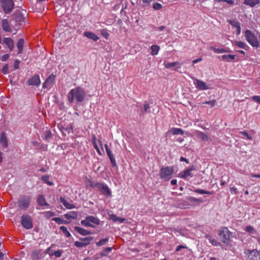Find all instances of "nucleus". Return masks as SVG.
Returning <instances> with one entry per match:
<instances>
[{"instance_id":"1","label":"nucleus","mask_w":260,"mask_h":260,"mask_svg":"<svg viewBox=\"0 0 260 260\" xmlns=\"http://www.w3.org/2000/svg\"><path fill=\"white\" fill-rule=\"evenodd\" d=\"M86 93L83 88L77 87L72 89L68 94V101L70 103H73L74 100L77 102H82L85 96Z\"/></svg>"},{"instance_id":"2","label":"nucleus","mask_w":260,"mask_h":260,"mask_svg":"<svg viewBox=\"0 0 260 260\" xmlns=\"http://www.w3.org/2000/svg\"><path fill=\"white\" fill-rule=\"evenodd\" d=\"M81 223L82 225L86 227L95 228L100 223V219L93 216H88L84 219L82 220Z\"/></svg>"},{"instance_id":"3","label":"nucleus","mask_w":260,"mask_h":260,"mask_svg":"<svg viewBox=\"0 0 260 260\" xmlns=\"http://www.w3.org/2000/svg\"><path fill=\"white\" fill-rule=\"evenodd\" d=\"M173 167H164L160 169L159 176L160 179L167 181H169L172 177L174 173Z\"/></svg>"},{"instance_id":"4","label":"nucleus","mask_w":260,"mask_h":260,"mask_svg":"<svg viewBox=\"0 0 260 260\" xmlns=\"http://www.w3.org/2000/svg\"><path fill=\"white\" fill-rule=\"evenodd\" d=\"M218 236L220 240L222 243H228L231 238V233L228 229L224 227L219 231Z\"/></svg>"},{"instance_id":"5","label":"nucleus","mask_w":260,"mask_h":260,"mask_svg":"<svg viewBox=\"0 0 260 260\" xmlns=\"http://www.w3.org/2000/svg\"><path fill=\"white\" fill-rule=\"evenodd\" d=\"M247 260H260V251L256 249L245 250Z\"/></svg>"},{"instance_id":"6","label":"nucleus","mask_w":260,"mask_h":260,"mask_svg":"<svg viewBox=\"0 0 260 260\" xmlns=\"http://www.w3.org/2000/svg\"><path fill=\"white\" fill-rule=\"evenodd\" d=\"M245 36L246 40L253 47H258L259 46V43L257 39L250 31L247 30L245 31Z\"/></svg>"},{"instance_id":"7","label":"nucleus","mask_w":260,"mask_h":260,"mask_svg":"<svg viewBox=\"0 0 260 260\" xmlns=\"http://www.w3.org/2000/svg\"><path fill=\"white\" fill-rule=\"evenodd\" d=\"M2 6L5 13L8 14L13 8L14 4L13 0H2Z\"/></svg>"},{"instance_id":"8","label":"nucleus","mask_w":260,"mask_h":260,"mask_svg":"<svg viewBox=\"0 0 260 260\" xmlns=\"http://www.w3.org/2000/svg\"><path fill=\"white\" fill-rule=\"evenodd\" d=\"M97 188L103 194L106 196L111 197L112 196L110 189L109 188L108 185L105 183L99 182L98 184Z\"/></svg>"},{"instance_id":"9","label":"nucleus","mask_w":260,"mask_h":260,"mask_svg":"<svg viewBox=\"0 0 260 260\" xmlns=\"http://www.w3.org/2000/svg\"><path fill=\"white\" fill-rule=\"evenodd\" d=\"M21 221L22 226L26 229H30L32 227L31 219L28 215H23Z\"/></svg>"},{"instance_id":"10","label":"nucleus","mask_w":260,"mask_h":260,"mask_svg":"<svg viewBox=\"0 0 260 260\" xmlns=\"http://www.w3.org/2000/svg\"><path fill=\"white\" fill-rule=\"evenodd\" d=\"M29 203V197H23L18 202L19 208L21 209H26L28 207Z\"/></svg>"},{"instance_id":"11","label":"nucleus","mask_w":260,"mask_h":260,"mask_svg":"<svg viewBox=\"0 0 260 260\" xmlns=\"http://www.w3.org/2000/svg\"><path fill=\"white\" fill-rule=\"evenodd\" d=\"M29 85L38 86L41 83L40 76L38 75H35L27 81Z\"/></svg>"},{"instance_id":"12","label":"nucleus","mask_w":260,"mask_h":260,"mask_svg":"<svg viewBox=\"0 0 260 260\" xmlns=\"http://www.w3.org/2000/svg\"><path fill=\"white\" fill-rule=\"evenodd\" d=\"M194 170V167H191L188 168V169L184 170L183 171L181 172L179 174V176L180 177L184 179H187L188 178L191 177L192 176L191 171Z\"/></svg>"},{"instance_id":"13","label":"nucleus","mask_w":260,"mask_h":260,"mask_svg":"<svg viewBox=\"0 0 260 260\" xmlns=\"http://www.w3.org/2000/svg\"><path fill=\"white\" fill-rule=\"evenodd\" d=\"M193 83L196 87L200 90H203L208 89V87L206 83L203 81L198 80L197 79H194Z\"/></svg>"},{"instance_id":"14","label":"nucleus","mask_w":260,"mask_h":260,"mask_svg":"<svg viewBox=\"0 0 260 260\" xmlns=\"http://www.w3.org/2000/svg\"><path fill=\"white\" fill-rule=\"evenodd\" d=\"M37 202L39 206L42 207L43 209L49 208V205L47 203L45 197L43 195L39 196L37 199Z\"/></svg>"},{"instance_id":"15","label":"nucleus","mask_w":260,"mask_h":260,"mask_svg":"<svg viewBox=\"0 0 260 260\" xmlns=\"http://www.w3.org/2000/svg\"><path fill=\"white\" fill-rule=\"evenodd\" d=\"M60 201L63 206L68 209H72L76 207L75 205L72 203V201H68L64 198L61 197L60 198Z\"/></svg>"},{"instance_id":"16","label":"nucleus","mask_w":260,"mask_h":260,"mask_svg":"<svg viewBox=\"0 0 260 260\" xmlns=\"http://www.w3.org/2000/svg\"><path fill=\"white\" fill-rule=\"evenodd\" d=\"M55 78V76L53 74L50 75L44 82L43 87L44 88H48L50 85L52 84Z\"/></svg>"},{"instance_id":"17","label":"nucleus","mask_w":260,"mask_h":260,"mask_svg":"<svg viewBox=\"0 0 260 260\" xmlns=\"http://www.w3.org/2000/svg\"><path fill=\"white\" fill-rule=\"evenodd\" d=\"M0 144L3 148H7L8 146V140L5 132H2L1 134Z\"/></svg>"},{"instance_id":"18","label":"nucleus","mask_w":260,"mask_h":260,"mask_svg":"<svg viewBox=\"0 0 260 260\" xmlns=\"http://www.w3.org/2000/svg\"><path fill=\"white\" fill-rule=\"evenodd\" d=\"M229 23L236 29V31L237 35H239L241 32L240 25L239 22L235 20H229Z\"/></svg>"},{"instance_id":"19","label":"nucleus","mask_w":260,"mask_h":260,"mask_svg":"<svg viewBox=\"0 0 260 260\" xmlns=\"http://www.w3.org/2000/svg\"><path fill=\"white\" fill-rule=\"evenodd\" d=\"M194 135L199 139L201 140L204 141H207L209 140V137L204 133L196 131L194 132Z\"/></svg>"},{"instance_id":"20","label":"nucleus","mask_w":260,"mask_h":260,"mask_svg":"<svg viewBox=\"0 0 260 260\" xmlns=\"http://www.w3.org/2000/svg\"><path fill=\"white\" fill-rule=\"evenodd\" d=\"M3 43L5 44L9 48L10 51H12L14 48V42L12 39L10 38H5L3 40Z\"/></svg>"},{"instance_id":"21","label":"nucleus","mask_w":260,"mask_h":260,"mask_svg":"<svg viewBox=\"0 0 260 260\" xmlns=\"http://www.w3.org/2000/svg\"><path fill=\"white\" fill-rule=\"evenodd\" d=\"M75 231L82 236H87L91 234V232L79 226L75 227Z\"/></svg>"},{"instance_id":"22","label":"nucleus","mask_w":260,"mask_h":260,"mask_svg":"<svg viewBox=\"0 0 260 260\" xmlns=\"http://www.w3.org/2000/svg\"><path fill=\"white\" fill-rule=\"evenodd\" d=\"M85 37L92 40L93 41H96L99 39V37L95 34L90 31H86L84 33Z\"/></svg>"},{"instance_id":"23","label":"nucleus","mask_w":260,"mask_h":260,"mask_svg":"<svg viewBox=\"0 0 260 260\" xmlns=\"http://www.w3.org/2000/svg\"><path fill=\"white\" fill-rule=\"evenodd\" d=\"M205 238L208 239L209 242L213 245L215 246H220L221 243L218 242L216 239L213 238L211 236L207 235H206Z\"/></svg>"},{"instance_id":"24","label":"nucleus","mask_w":260,"mask_h":260,"mask_svg":"<svg viewBox=\"0 0 260 260\" xmlns=\"http://www.w3.org/2000/svg\"><path fill=\"white\" fill-rule=\"evenodd\" d=\"M245 230L253 237H255L257 236V231L251 226H247L245 228Z\"/></svg>"},{"instance_id":"25","label":"nucleus","mask_w":260,"mask_h":260,"mask_svg":"<svg viewBox=\"0 0 260 260\" xmlns=\"http://www.w3.org/2000/svg\"><path fill=\"white\" fill-rule=\"evenodd\" d=\"M2 27L3 29L7 32H11L12 31V29L11 28V26L6 19H4L2 21Z\"/></svg>"},{"instance_id":"26","label":"nucleus","mask_w":260,"mask_h":260,"mask_svg":"<svg viewBox=\"0 0 260 260\" xmlns=\"http://www.w3.org/2000/svg\"><path fill=\"white\" fill-rule=\"evenodd\" d=\"M165 66L167 69L176 67L177 68H180L181 67L180 63L178 62H165Z\"/></svg>"},{"instance_id":"27","label":"nucleus","mask_w":260,"mask_h":260,"mask_svg":"<svg viewBox=\"0 0 260 260\" xmlns=\"http://www.w3.org/2000/svg\"><path fill=\"white\" fill-rule=\"evenodd\" d=\"M64 217L68 219H76L78 217V213L76 211L70 212L64 214Z\"/></svg>"},{"instance_id":"28","label":"nucleus","mask_w":260,"mask_h":260,"mask_svg":"<svg viewBox=\"0 0 260 260\" xmlns=\"http://www.w3.org/2000/svg\"><path fill=\"white\" fill-rule=\"evenodd\" d=\"M210 50L213 51L216 53H223L225 52H229V51L226 49L224 48H216L214 47L211 46L209 48Z\"/></svg>"},{"instance_id":"29","label":"nucleus","mask_w":260,"mask_h":260,"mask_svg":"<svg viewBox=\"0 0 260 260\" xmlns=\"http://www.w3.org/2000/svg\"><path fill=\"white\" fill-rule=\"evenodd\" d=\"M260 3V0H245V5L251 7H254Z\"/></svg>"},{"instance_id":"30","label":"nucleus","mask_w":260,"mask_h":260,"mask_svg":"<svg viewBox=\"0 0 260 260\" xmlns=\"http://www.w3.org/2000/svg\"><path fill=\"white\" fill-rule=\"evenodd\" d=\"M235 58H236V55H231V54L223 55L221 56V58L223 61H228V62L231 61V60L235 59Z\"/></svg>"},{"instance_id":"31","label":"nucleus","mask_w":260,"mask_h":260,"mask_svg":"<svg viewBox=\"0 0 260 260\" xmlns=\"http://www.w3.org/2000/svg\"><path fill=\"white\" fill-rule=\"evenodd\" d=\"M24 44V40L23 39H20L18 40L17 43V47L18 49V54L21 53L23 50Z\"/></svg>"},{"instance_id":"32","label":"nucleus","mask_w":260,"mask_h":260,"mask_svg":"<svg viewBox=\"0 0 260 260\" xmlns=\"http://www.w3.org/2000/svg\"><path fill=\"white\" fill-rule=\"evenodd\" d=\"M171 132L174 135H183L184 134L183 131L182 129L179 128L173 127L171 129Z\"/></svg>"},{"instance_id":"33","label":"nucleus","mask_w":260,"mask_h":260,"mask_svg":"<svg viewBox=\"0 0 260 260\" xmlns=\"http://www.w3.org/2000/svg\"><path fill=\"white\" fill-rule=\"evenodd\" d=\"M159 47L157 45H154L151 47V54L152 55H156L158 54L159 50Z\"/></svg>"},{"instance_id":"34","label":"nucleus","mask_w":260,"mask_h":260,"mask_svg":"<svg viewBox=\"0 0 260 260\" xmlns=\"http://www.w3.org/2000/svg\"><path fill=\"white\" fill-rule=\"evenodd\" d=\"M41 180L50 186H52L54 184L53 182L49 181V176L48 175L42 176L41 177Z\"/></svg>"},{"instance_id":"35","label":"nucleus","mask_w":260,"mask_h":260,"mask_svg":"<svg viewBox=\"0 0 260 260\" xmlns=\"http://www.w3.org/2000/svg\"><path fill=\"white\" fill-rule=\"evenodd\" d=\"M60 230L62 231L63 235L67 237H70L71 235L70 233L68 231L67 228L64 226H61Z\"/></svg>"},{"instance_id":"36","label":"nucleus","mask_w":260,"mask_h":260,"mask_svg":"<svg viewBox=\"0 0 260 260\" xmlns=\"http://www.w3.org/2000/svg\"><path fill=\"white\" fill-rule=\"evenodd\" d=\"M195 192H197L200 194H212L213 193V191H206L203 189H198L194 190Z\"/></svg>"},{"instance_id":"37","label":"nucleus","mask_w":260,"mask_h":260,"mask_svg":"<svg viewBox=\"0 0 260 260\" xmlns=\"http://www.w3.org/2000/svg\"><path fill=\"white\" fill-rule=\"evenodd\" d=\"M112 249V247H107L105 248L101 252V255L102 256H107L108 253L111 251Z\"/></svg>"},{"instance_id":"38","label":"nucleus","mask_w":260,"mask_h":260,"mask_svg":"<svg viewBox=\"0 0 260 260\" xmlns=\"http://www.w3.org/2000/svg\"><path fill=\"white\" fill-rule=\"evenodd\" d=\"M52 220L58 224H67L69 223L67 221L61 219L59 217H54L52 219Z\"/></svg>"},{"instance_id":"39","label":"nucleus","mask_w":260,"mask_h":260,"mask_svg":"<svg viewBox=\"0 0 260 260\" xmlns=\"http://www.w3.org/2000/svg\"><path fill=\"white\" fill-rule=\"evenodd\" d=\"M42 214L44 215V216L47 218H49L53 216H54L55 214L54 212L51 211H46L43 212Z\"/></svg>"},{"instance_id":"40","label":"nucleus","mask_w":260,"mask_h":260,"mask_svg":"<svg viewBox=\"0 0 260 260\" xmlns=\"http://www.w3.org/2000/svg\"><path fill=\"white\" fill-rule=\"evenodd\" d=\"M108 240H109V238H106L105 239H103L101 240L100 241L97 242L96 243V244L98 246H101L105 245L106 244V243L108 241Z\"/></svg>"},{"instance_id":"41","label":"nucleus","mask_w":260,"mask_h":260,"mask_svg":"<svg viewBox=\"0 0 260 260\" xmlns=\"http://www.w3.org/2000/svg\"><path fill=\"white\" fill-rule=\"evenodd\" d=\"M188 200L190 203H194V202L201 203L202 201L198 198H196L192 197L188 198Z\"/></svg>"},{"instance_id":"42","label":"nucleus","mask_w":260,"mask_h":260,"mask_svg":"<svg viewBox=\"0 0 260 260\" xmlns=\"http://www.w3.org/2000/svg\"><path fill=\"white\" fill-rule=\"evenodd\" d=\"M101 35L104 37L105 39H108L109 34L106 29H102L100 30Z\"/></svg>"},{"instance_id":"43","label":"nucleus","mask_w":260,"mask_h":260,"mask_svg":"<svg viewBox=\"0 0 260 260\" xmlns=\"http://www.w3.org/2000/svg\"><path fill=\"white\" fill-rule=\"evenodd\" d=\"M74 245L77 247L80 248L87 246L88 243H84L83 242L80 241H76L74 243Z\"/></svg>"},{"instance_id":"44","label":"nucleus","mask_w":260,"mask_h":260,"mask_svg":"<svg viewBox=\"0 0 260 260\" xmlns=\"http://www.w3.org/2000/svg\"><path fill=\"white\" fill-rule=\"evenodd\" d=\"M93 239V238L91 237H85L83 238H81L80 240L83 242L84 243H88V245L89 244L90 242Z\"/></svg>"},{"instance_id":"45","label":"nucleus","mask_w":260,"mask_h":260,"mask_svg":"<svg viewBox=\"0 0 260 260\" xmlns=\"http://www.w3.org/2000/svg\"><path fill=\"white\" fill-rule=\"evenodd\" d=\"M233 44L238 47L240 48H244V43L241 41H234L233 42Z\"/></svg>"},{"instance_id":"46","label":"nucleus","mask_w":260,"mask_h":260,"mask_svg":"<svg viewBox=\"0 0 260 260\" xmlns=\"http://www.w3.org/2000/svg\"><path fill=\"white\" fill-rule=\"evenodd\" d=\"M2 72L4 74H7L9 73L8 65L7 64H5L3 67V68L2 69Z\"/></svg>"},{"instance_id":"47","label":"nucleus","mask_w":260,"mask_h":260,"mask_svg":"<svg viewBox=\"0 0 260 260\" xmlns=\"http://www.w3.org/2000/svg\"><path fill=\"white\" fill-rule=\"evenodd\" d=\"M153 8L155 10H159L162 8V5L159 3H156L153 5Z\"/></svg>"},{"instance_id":"48","label":"nucleus","mask_w":260,"mask_h":260,"mask_svg":"<svg viewBox=\"0 0 260 260\" xmlns=\"http://www.w3.org/2000/svg\"><path fill=\"white\" fill-rule=\"evenodd\" d=\"M203 104H209L211 107H213V106H215V105L216 104V100H211V101H207V102H206L204 103Z\"/></svg>"},{"instance_id":"49","label":"nucleus","mask_w":260,"mask_h":260,"mask_svg":"<svg viewBox=\"0 0 260 260\" xmlns=\"http://www.w3.org/2000/svg\"><path fill=\"white\" fill-rule=\"evenodd\" d=\"M51 133L50 131H46L44 139L46 140H48L51 138Z\"/></svg>"},{"instance_id":"50","label":"nucleus","mask_w":260,"mask_h":260,"mask_svg":"<svg viewBox=\"0 0 260 260\" xmlns=\"http://www.w3.org/2000/svg\"><path fill=\"white\" fill-rule=\"evenodd\" d=\"M20 61L18 59H16L14 61V68L15 70L18 69L19 68Z\"/></svg>"},{"instance_id":"51","label":"nucleus","mask_w":260,"mask_h":260,"mask_svg":"<svg viewBox=\"0 0 260 260\" xmlns=\"http://www.w3.org/2000/svg\"><path fill=\"white\" fill-rule=\"evenodd\" d=\"M89 185H90V186H91L92 187H94H94H96V188L98 187V184L99 183V182H92L91 180H89Z\"/></svg>"},{"instance_id":"52","label":"nucleus","mask_w":260,"mask_h":260,"mask_svg":"<svg viewBox=\"0 0 260 260\" xmlns=\"http://www.w3.org/2000/svg\"><path fill=\"white\" fill-rule=\"evenodd\" d=\"M246 138L248 140H252L253 139V134H248L245 132V138Z\"/></svg>"},{"instance_id":"53","label":"nucleus","mask_w":260,"mask_h":260,"mask_svg":"<svg viewBox=\"0 0 260 260\" xmlns=\"http://www.w3.org/2000/svg\"><path fill=\"white\" fill-rule=\"evenodd\" d=\"M62 254V251L61 250H57V251H55L54 253V255L56 257H60L61 255Z\"/></svg>"},{"instance_id":"54","label":"nucleus","mask_w":260,"mask_h":260,"mask_svg":"<svg viewBox=\"0 0 260 260\" xmlns=\"http://www.w3.org/2000/svg\"><path fill=\"white\" fill-rule=\"evenodd\" d=\"M110 219L112 220L113 221H117L118 219H119V217H117L115 215L112 214L110 215Z\"/></svg>"},{"instance_id":"55","label":"nucleus","mask_w":260,"mask_h":260,"mask_svg":"<svg viewBox=\"0 0 260 260\" xmlns=\"http://www.w3.org/2000/svg\"><path fill=\"white\" fill-rule=\"evenodd\" d=\"M9 57V55L8 54L3 55L1 57V60L3 61H6Z\"/></svg>"},{"instance_id":"56","label":"nucleus","mask_w":260,"mask_h":260,"mask_svg":"<svg viewBox=\"0 0 260 260\" xmlns=\"http://www.w3.org/2000/svg\"><path fill=\"white\" fill-rule=\"evenodd\" d=\"M153 0H142L144 6H149Z\"/></svg>"},{"instance_id":"57","label":"nucleus","mask_w":260,"mask_h":260,"mask_svg":"<svg viewBox=\"0 0 260 260\" xmlns=\"http://www.w3.org/2000/svg\"><path fill=\"white\" fill-rule=\"evenodd\" d=\"M252 99L260 104V96H254L252 97Z\"/></svg>"},{"instance_id":"58","label":"nucleus","mask_w":260,"mask_h":260,"mask_svg":"<svg viewBox=\"0 0 260 260\" xmlns=\"http://www.w3.org/2000/svg\"><path fill=\"white\" fill-rule=\"evenodd\" d=\"M93 147L95 149V150H96L97 152L98 153V154L99 155H102V153H101V150H100L97 144H94L93 145Z\"/></svg>"},{"instance_id":"59","label":"nucleus","mask_w":260,"mask_h":260,"mask_svg":"<svg viewBox=\"0 0 260 260\" xmlns=\"http://www.w3.org/2000/svg\"><path fill=\"white\" fill-rule=\"evenodd\" d=\"M182 248H186V247L185 246L182 245H180L177 246V248L176 249V251H180Z\"/></svg>"},{"instance_id":"60","label":"nucleus","mask_w":260,"mask_h":260,"mask_svg":"<svg viewBox=\"0 0 260 260\" xmlns=\"http://www.w3.org/2000/svg\"><path fill=\"white\" fill-rule=\"evenodd\" d=\"M150 108L149 105L148 104H145L144 106V109L145 112Z\"/></svg>"},{"instance_id":"61","label":"nucleus","mask_w":260,"mask_h":260,"mask_svg":"<svg viewBox=\"0 0 260 260\" xmlns=\"http://www.w3.org/2000/svg\"><path fill=\"white\" fill-rule=\"evenodd\" d=\"M92 142L93 143V145H94V144H97L96 141V137L95 135H93L92 136Z\"/></svg>"},{"instance_id":"62","label":"nucleus","mask_w":260,"mask_h":260,"mask_svg":"<svg viewBox=\"0 0 260 260\" xmlns=\"http://www.w3.org/2000/svg\"><path fill=\"white\" fill-rule=\"evenodd\" d=\"M110 161H111L113 166L114 167V166H116V161H115V158L111 159Z\"/></svg>"},{"instance_id":"63","label":"nucleus","mask_w":260,"mask_h":260,"mask_svg":"<svg viewBox=\"0 0 260 260\" xmlns=\"http://www.w3.org/2000/svg\"><path fill=\"white\" fill-rule=\"evenodd\" d=\"M202 60V59L201 58H198V59H194L192 61V62L193 63H197L200 61H201V60Z\"/></svg>"},{"instance_id":"64","label":"nucleus","mask_w":260,"mask_h":260,"mask_svg":"<svg viewBox=\"0 0 260 260\" xmlns=\"http://www.w3.org/2000/svg\"><path fill=\"white\" fill-rule=\"evenodd\" d=\"M223 2L227 3L230 5H232L234 4V1H233L232 0H223Z\"/></svg>"}]
</instances>
